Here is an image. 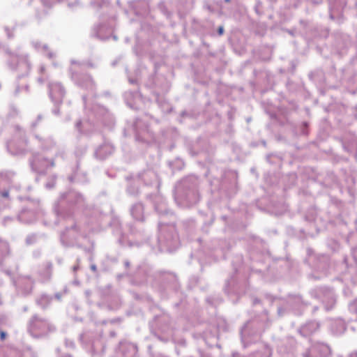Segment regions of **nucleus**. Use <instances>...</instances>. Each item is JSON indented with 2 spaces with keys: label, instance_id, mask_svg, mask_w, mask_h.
<instances>
[{
  "label": "nucleus",
  "instance_id": "2",
  "mask_svg": "<svg viewBox=\"0 0 357 357\" xmlns=\"http://www.w3.org/2000/svg\"><path fill=\"white\" fill-rule=\"evenodd\" d=\"M223 31H224L223 27L222 26H220L218 28V33L220 35H222L223 33Z\"/></svg>",
  "mask_w": 357,
  "mask_h": 357
},
{
  "label": "nucleus",
  "instance_id": "1",
  "mask_svg": "<svg viewBox=\"0 0 357 357\" xmlns=\"http://www.w3.org/2000/svg\"><path fill=\"white\" fill-rule=\"evenodd\" d=\"M6 333H4L3 331H1V332H0V339H1V340H5V338H6Z\"/></svg>",
  "mask_w": 357,
  "mask_h": 357
},
{
  "label": "nucleus",
  "instance_id": "4",
  "mask_svg": "<svg viewBox=\"0 0 357 357\" xmlns=\"http://www.w3.org/2000/svg\"><path fill=\"white\" fill-rule=\"evenodd\" d=\"M225 1H226V2H229V1H230V0H225Z\"/></svg>",
  "mask_w": 357,
  "mask_h": 357
},
{
  "label": "nucleus",
  "instance_id": "3",
  "mask_svg": "<svg viewBox=\"0 0 357 357\" xmlns=\"http://www.w3.org/2000/svg\"><path fill=\"white\" fill-rule=\"evenodd\" d=\"M2 195H3V197H8V195H9V193H8V192H3V193L2 194Z\"/></svg>",
  "mask_w": 357,
  "mask_h": 357
}]
</instances>
